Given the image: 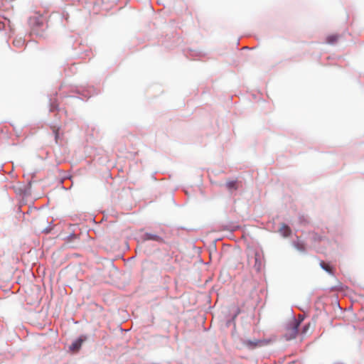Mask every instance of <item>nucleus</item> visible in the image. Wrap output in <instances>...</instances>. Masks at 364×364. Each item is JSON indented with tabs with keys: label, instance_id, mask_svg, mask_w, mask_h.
<instances>
[{
	"label": "nucleus",
	"instance_id": "f257e3e1",
	"mask_svg": "<svg viewBox=\"0 0 364 364\" xmlns=\"http://www.w3.org/2000/svg\"><path fill=\"white\" fill-rule=\"evenodd\" d=\"M303 318L296 319L292 318L286 326L284 337L287 340H291L296 337L299 327Z\"/></svg>",
	"mask_w": 364,
	"mask_h": 364
},
{
	"label": "nucleus",
	"instance_id": "f03ea898",
	"mask_svg": "<svg viewBox=\"0 0 364 364\" xmlns=\"http://www.w3.org/2000/svg\"><path fill=\"white\" fill-rule=\"evenodd\" d=\"M255 264L254 269L257 272H260L264 266V257L262 251H255L254 253Z\"/></svg>",
	"mask_w": 364,
	"mask_h": 364
},
{
	"label": "nucleus",
	"instance_id": "7ed1b4c3",
	"mask_svg": "<svg viewBox=\"0 0 364 364\" xmlns=\"http://www.w3.org/2000/svg\"><path fill=\"white\" fill-rule=\"evenodd\" d=\"M87 339V337L82 336L75 340L70 346V350L73 352H77L80 350L82 343Z\"/></svg>",
	"mask_w": 364,
	"mask_h": 364
},
{
	"label": "nucleus",
	"instance_id": "20e7f679",
	"mask_svg": "<svg viewBox=\"0 0 364 364\" xmlns=\"http://www.w3.org/2000/svg\"><path fill=\"white\" fill-rule=\"evenodd\" d=\"M279 232L284 237H288L291 235V230L288 225L286 224H282L279 230Z\"/></svg>",
	"mask_w": 364,
	"mask_h": 364
},
{
	"label": "nucleus",
	"instance_id": "39448f33",
	"mask_svg": "<svg viewBox=\"0 0 364 364\" xmlns=\"http://www.w3.org/2000/svg\"><path fill=\"white\" fill-rule=\"evenodd\" d=\"M339 39V36L337 34H331L326 38V43L331 45L336 43Z\"/></svg>",
	"mask_w": 364,
	"mask_h": 364
},
{
	"label": "nucleus",
	"instance_id": "423d86ee",
	"mask_svg": "<svg viewBox=\"0 0 364 364\" xmlns=\"http://www.w3.org/2000/svg\"><path fill=\"white\" fill-rule=\"evenodd\" d=\"M146 238L147 240H155V241H158V242L163 241L162 238L156 235L146 234Z\"/></svg>",
	"mask_w": 364,
	"mask_h": 364
},
{
	"label": "nucleus",
	"instance_id": "0eeeda50",
	"mask_svg": "<svg viewBox=\"0 0 364 364\" xmlns=\"http://www.w3.org/2000/svg\"><path fill=\"white\" fill-rule=\"evenodd\" d=\"M320 265H321V268L323 269L327 272H328V273H332L333 272L332 267L329 265V264L326 263L323 261H321L320 262Z\"/></svg>",
	"mask_w": 364,
	"mask_h": 364
},
{
	"label": "nucleus",
	"instance_id": "6e6552de",
	"mask_svg": "<svg viewBox=\"0 0 364 364\" xmlns=\"http://www.w3.org/2000/svg\"><path fill=\"white\" fill-rule=\"evenodd\" d=\"M235 185H236L235 181H228L226 183V186L229 189L235 188Z\"/></svg>",
	"mask_w": 364,
	"mask_h": 364
},
{
	"label": "nucleus",
	"instance_id": "1a4fd4ad",
	"mask_svg": "<svg viewBox=\"0 0 364 364\" xmlns=\"http://www.w3.org/2000/svg\"><path fill=\"white\" fill-rule=\"evenodd\" d=\"M309 326H310V324L308 323L303 326L302 330H301L302 335H306L307 333L309 328Z\"/></svg>",
	"mask_w": 364,
	"mask_h": 364
},
{
	"label": "nucleus",
	"instance_id": "9d476101",
	"mask_svg": "<svg viewBox=\"0 0 364 364\" xmlns=\"http://www.w3.org/2000/svg\"><path fill=\"white\" fill-rule=\"evenodd\" d=\"M257 342H253L251 341H245V344L248 346L255 347L257 346Z\"/></svg>",
	"mask_w": 364,
	"mask_h": 364
},
{
	"label": "nucleus",
	"instance_id": "9b49d317",
	"mask_svg": "<svg viewBox=\"0 0 364 364\" xmlns=\"http://www.w3.org/2000/svg\"><path fill=\"white\" fill-rule=\"evenodd\" d=\"M55 139H57L58 136V130H55Z\"/></svg>",
	"mask_w": 364,
	"mask_h": 364
}]
</instances>
